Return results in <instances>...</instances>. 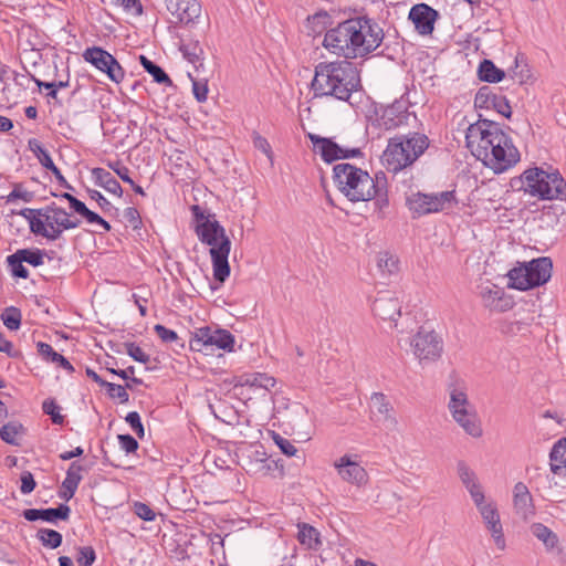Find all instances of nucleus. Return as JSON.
Instances as JSON below:
<instances>
[{
	"label": "nucleus",
	"instance_id": "33",
	"mask_svg": "<svg viewBox=\"0 0 566 566\" xmlns=\"http://www.w3.org/2000/svg\"><path fill=\"white\" fill-rule=\"evenodd\" d=\"M297 538L307 548H316L321 544L317 530L305 523L298 525Z\"/></svg>",
	"mask_w": 566,
	"mask_h": 566
},
{
	"label": "nucleus",
	"instance_id": "15",
	"mask_svg": "<svg viewBox=\"0 0 566 566\" xmlns=\"http://www.w3.org/2000/svg\"><path fill=\"white\" fill-rule=\"evenodd\" d=\"M208 245L210 247L213 277L223 283L230 275L228 258L231 250V241L228 237L216 238V241Z\"/></svg>",
	"mask_w": 566,
	"mask_h": 566
},
{
	"label": "nucleus",
	"instance_id": "5",
	"mask_svg": "<svg viewBox=\"0 0 566 566\" xmlns=\"http://www.w3.org/2000/svg\"><path fill=\"white\" fill-rule=\"evenodd\" d=\"M428 147V137L420 133L390 138L381 155V164L387 171L397 174L411 166Z\"/></svg>",
	"mask_w": 566,
	"mask_h": 566
},
{
	"label": "nucleus",
	"instance_id": "24",
	"mask_svg": "<svg viewBox=\"0 0 566 566\" xmlns=\"http://www.w3.org/2000/svg\"><path fill=\"white\" fill-rule=\"evenodd\" d=\"M513 504L515 513L523 520L531 518L535 513L533 497L523 482H517L513 489Z\"/></svg>",
	"mask_w": 566,
	"mask_h": 566
},
{
	"label": "nucleus",
	"instance_id": "1",
	"mask_svg": "<svg viewBox=\"0 0 566 566\" xmlns=\"http://www.w3.org/2000/svg\"><path fill=\"white\" fill-rule=\"evenodd\" d=\"M467 147L471 154L494 174H502L521 159L518 149L500 124L479 119L465 133Z\"/></svg>",
	"mask_w": 566,
	"mask_h": 566
},
{
	"label": "nucleus",
	"instance_id": "53",
	"mask_svg": "<svg viewBox=\"0 0 566 566\" xmlns=\"http://www.w3.org/2000/svg\"><path fill=\"white\" fill-rule=\"evenodd\" d=\"M154 331L164 343H172L179 340L177 333L172 329L165 327L164 325H155Z\"/></svg>",
	"mask_w": 566,
	"mask_h": 566
},
{
	"label": "nucleus",
	"instance_id": "42",
	"mask_svg": "<svg viewBox=\"0 0 566 566\" xmlns=\"http://www.w3.org/2000/svg\"><path fill=\"white\" fill-rule=\"evenodd\" d=\"M42 409L44 413L51 417V420L55 424H62L64 422V417L60 413V407L53 399H46L42 403Z\"/></svg>",
	"mask_w": 566,
	"mask_h": 566
},
{
	"label": "nucleus",
	"instance_id": "3",
	"mask_svg": "<svg viewBox=\"0 0 566 566\" xmlns=\"http://www.w3.org/2000/svg\"><path fill=\"white\" fill-rule=\"evenodd\" d=\"M312 88L315 96L348 101L352 94L360 88L359 71L348 60L321 62L315 66Z\"/></svg>",
	"mask_w": 566,
	"mask_h": 566
},
{
	"label": "nucleus",
	"instance_id": "28",
	"mask_svg": "<svg viewBox=\"0 0 566 566\" xmlns=\"http://www.w3.org/2000/svg\"><path fill=\"white\" fill-rule=\"evenodd\" d=\"M196 233L205 244H212L216 238L227 237L224 228L217 221L205 219L196 226Z\"/></svg>",
	"mask_w": 566,
	"mask_h": 566
},
{
	"label": "nucleus",
	"instance_id": "47",
	"mask_svg": "<svg viewBox=\"0 0 566 566\" xmlns=\"http://www.w3.org/2000/svg\"><path fill=\"white\" fill-rule=\"evenodd\" d=\"M464 488L470 493L471 499L474 502L475 506H480V504H483V502L486 501L482 485L480 484L479 480L470 483L469 485H467Z\"/></svg>",
	"mask_w": 566,
	"mask_h": 566
},
{
	"label": "nucleus",
	"instance_id": "11",
	"mask_svg": "<svg viewBox=\"0 0 566 566\" xmlns=\"http://www.w3.org/2000/svg\"><path fill=\"white\" fill-rule=\"evenodd\" d=\"M191 350L212 353L214 348L233 350L234 337L227 329H212L209 326L197 328L189 340Z\"/></svg>",
	"mask_w": 566,
	"mask_h": 566
},
{
	"label": "nucleus",
	"instance_id": "32",
	"mask_svg": "<svg viewBox=\"0 0 566 566\" xmlns=\"http://www.w3.org/2000/svg\"><path fill=\"white\" fill-rule=\"evenodd\" d=\"M532 534L541 541L547 551H553L558 546V536L542 523H534L531 526Z\"/></svg>",
	"mask_w": 566,
	"mask_h": 566
},
{
	"label": "nucleus",
	"instance_id": "64",
	"mask_svg": "<svg viewBox=\"0 0 566 566\" xmlns=\"http://www.w3.org/2000/svg\"><path fill=\"white\" fill-rule=\"evenodd\" d=\"M29 147L31 151L35 155L38 160H40L43 155L49 154L41 145V143L38 139H31L29 140Z\"/></svg>",
	"mask_w": 566,
	"mask_h": 566
},
{
	"label": "nucleus",
	"instance_id": "43",
	"mask_svg": "<svg viewBox=\"0 0 566 566\" xmlns=\"http://www.w3.org/2000/svg\"><path fill=\"white\" fill-rule=\"evenodd\" d=\"M457 473L464 486L478 480L474 471L464 461L457 463Z\"/></svg>",
	"mask_w": 566,
	"mask_h": 566
},
{
	"label": "nucleus",
	"instance_id": "31",
	"mask_svg": "<svg viewBox=\"0 0 566 566\" xmlns=\"http://www.w3.org/2000/svg\"><path fill=\"white\" fill-rule=\"evenodd\" d=\"M92 176L96 185L103 187L109 193L122 197L123 189L119 182L112 176V174L103 168H93Z\"/></svg>",
	"mask_w": 566,
	"mask_h": 566
},
{
	"label": "nucleus",
	"instance_id": "61",
	"mask_svg": "<svg viewBox=\"0 0 566 566\" xmlns=\"http://www.w3.org/2000/svg\"><path fill=\"white\" fill-rule=\"evenodd\" d=\"M116 3L123 7L127 12H132L135 15H140L143 7L139 0H116Z\"/></svg>",
	"mask_w": 566,
	"mask_h": 566
},
{
	"label": "nucleus",
	"instance_id": "49",
	"mask_svg": "<svg viewBox=\"0 0 566 566\" xmlns=\"http://www.w3.org/2000/svg\"><path fill=\"white\" fill-rule=\"evenodd\" d=\"M126 422L129 424L132 430L139 437L143 438L145 436L144 426L140 420V416L137 411H130L127 413L125 418Z\"/></svg>",
	"mask_w": 566,
	"mask_h": 566
},
{
	"label": "nucleus",
	"instance_id": "45",
	"mask_svg": "<svg viewBox=\"0 0 566 566\" xmlns=\"http://www.w3.org/2000/svg\"><path fill=\"white\" fill-rule=\"evenodd\" d=\"M8 264L11 268L12 274L17 277L27 279L29 276V271L25 266H23V262L19 259L15 253L8 256Z\"/></svg>",
	"mask_w": 566,
	"mask_h": 566
},
{
	"label": "nucleus",
	"instance_id": "39",
	"mask_svg": "<svg viewBox=\"0 0 566 566\" xmlns=\"http://www.w3.org/2000/svg\"><path fill=\"white\" fill-rule=\"evenodd\" d=\"M1 319L8 329L17 331L21 325V312L14 306L7 307L1 314Z\"/></svg>",
	"mask_w": 566,
	"mask_h": 566
},
{
	"label": "nucleus",
	"instance_id": "50",
	"mask_svg": "<svg viewBox=\"0 0 566 566\" xmlns=\"http://www.w3.org/2000/svg\"><path fill=\"white\" fill-rule=\"evenodd\" d=\"M107 388L108 395L112 398H117L122 403H125L129 399V395L126 391V387L122 385H116L113 382H108L105 385Z\"/></svg>",
	"mask_w": 566,
	"mask_h": 566
},
{
	"label": "nucleus",
	"instance_id": "36",
	"mask_svg": "<svg viewBox=\"0 0 566 566\" xmlns=\"http://www.w3.org/2000/svg\"><path fill=\"white\" fill-rule=\"evenodd\" d=\"M23 433V426L19 422L11 421L4 424L0 429V437L3 441L7 443L18 446L19 439L21 438Z\"/></svg>",
	"mask_w": 566,
	"mask_h": 566
},
{
	"label": "nucleus",
	"instance_id": "60",
	"mask_svg": "<svg viewBox=\"0 0 566 566\" xmlns=\"http://www.w3.org/2000/svg\"><path fill=\"white\" fill-rule=\"evenodd\" d=\"M38 352L44 359L52 363L57 359L56 356H60V354L56 353L51 345L43 342L38 343Z\"/></svg>",
	"mask_w": 566,
	"mask_h": 566
},
{
	"label": "nucleus",
	"instance_id": "62",
	"mask_svg": "<svg viewBox=\"0 0 566 566\" xmlns=\"http://www.w3.org/2000/svg\"><path fill=\"white\" fill-rule=\"evenodd\" d=\"M253 144H254L255 148L260 149L269 158L272 157L271 146H270L269 142L264 137H262L259 134H255L254 137H253Z\"/></svg>",
	"mask_w": 566,
	"mask_h": 566
},
{
	"label": "nucleus",
	"instance_id": "18",
	"mask_svg": "<svg viewBox=\"0 0 566 566\" xmlns=\"http://www.w3.org/2000/svg\"><path fill=\"white\" fill-rule=\"evenodd\" d=\"M476 509L481 514L485 527L490 531L495 545L503 551L505 548V538L496 505L492 501H485L483 504H480V506H476Z\"/></svg>",
	"mask_w": 566,
	"mask_h": 566
},
{
	"label": "nucleus",
	"instance_id": "20",
	"mask_svg": "<svg viewBox=\"0 0 566 566\" xmlns=\"http://www.w3.org/2000/svg\"><path fill=\"white\" fill-rule=\"evenodd\" d=\"M438 12L426 3L416 4L409 12V19L420 34L427 35L433 31Z\"/></svg>",
	"mask_w": 566,
	"mask_h": 566
},
{
	"label": "nucleus",
	"instance_id": "21",
	"mask_svg": "<svg viewBox=\"0 0 566 566\" xmlns=\"http://www.w3.org/2000/svg\"><path fill=\"white\" fill-rule=\"evenodd\" d=\"M559 440L554 443L549 452V468L552 472V481L555 485L566 488V453Z\"/></svg>",
	"mask_w": 566,
	"mask_h": 566
},
{
	"label": "nucleus",
	"instance_id": "56",
	"mask_svg": "<svg viewBox=\"0 0 566 566\" xmlns=\"http://www.w3.org/2000/svg\"><path fill=\"white\" fill-rule=\"evenodd\" d=\"M124 219L134 230L140 227L142 220L139 212L136 208H126L124 211Z\"/></svg>",
	"mask_w": 566,
	"mask_h": 566
},
{
	"label": "nucleus",
	"instance_id": "55",
	"mask_svg": "<svg viewBox=\"0 0 566 566\" xmlns=\"http://www.w3.org/2000/svg\"><path fill=\"white\" fill-rule=\"evenodd\" d=\"M491 108H494L497 113L507 118L511 116L512 113L507 99L504 96L497 94H495L494 96V101L492 103Z\"/></svg>",
	"mask_w": 566,
	"mask_h": 566
},
{
	"label": "nucleus",
	"instance_id": "10",
	"mask_svg": "<svg viewBox=\"0 0 566 566\" xmlns=\"http://www.w3.org/2000/svg\"><path fill=\"white\" fill-rule=\"evenodd\" d=\"M454 203L455 196L453 191L438 193H422L418 191L410 193L406 199V205L413 218L449 210Z\"/></svg>",
	"mask_w": 566,
	"mask_h": 566
},
{
	"label": "nucleus",
	"instance_id": "22",
	"mask_svg": "<svg viewBox=\"0 0 566 566\" xmlns=\"http://www.w3.org/2000/svg\"><path fill=\"white\" fill-rule=\"evenodd\" d=\"M373 312L384 321L396 322L401 314V305L397 297L382 293L374 301Z\"/></svg>",
	"mask_w": 566,
	"mask_h": 566
},
{
	"label": "nucleus",
	"instance_id": "4",
	"mask_svg": "<svg viewBox=\"0 0 566 566\" xmlns=\"http://www.w3.org/2000/svg\"><path fill=\"white\" fill-rule=\"evenodd\" d=\"M333 172L337 189L352 202L374 199L379 196L386 182L384 172L373 178L366 170L347 163L334 166Z\"/></svg>",
	"mask_w": 566,
	"mask_h": 566
},
{
	"label": "nucleus",
	"instance_id": "17",
	"mask_svg": "<svg viewBox=\"0 0 566 566\" xmlns=\"http://www.w3.org/2000/svg\"><path fill=\"white\" fill-rule=\"evenodd\" d=\"M479 296L483 306L491 312L503 313L513 307L512 297L507 296L504 290L491 282H485L479 286Z\"/></svg>",
	"mask_w": 566,
	"mask_h": 566
},
{
	"label": "nucleus",
	"instance_id": "19",
	"mask_svg": "<svg viewBox=\"0 0 566 566\" xmlns=\"http://www.w3.org/2000/svg\"><path fill=\"white\" fill-rule=\"evenodd\" d=\"M166 9L181 23H190L200 17L198 0H164Z\"/></svg>",
	"mask_w": 566,
	"mask_h": 566
},
{
	"label": "nucleus",
	"instance_id": "9",
	"mask_svg": "<svg viewBox=\"0 0 566 566\" xmlns=\"http://www.w3.org/2000/svg\"><path fill=\"white\" fill-rule=\"evenodd\" d=\"M448 409L453 420L472 438H481L483 434L481 419L475 407L469 401L467 392L459 387L450 390Z\"/></svg>",
	"mask_w": 566,
	"mask_h": 566
},
{
	"label": "nucleus",
	"instance_id": "38",
	"mask_svg": "<svg viewBox=\"0 0 566 566\" xmlns=\"http://www.w3.org/2000/svg\"><path fill=\"white\" fill-rule=\"evenodd\" d=\"M38 539L42 543L43 546L50 548H56L62 544V535L50 528H41L36 534Z\"/></svg>",
	"mask_w": 566,
	"mask_h": 566
},
{
	"label": "nucleus",
	"instance_id": "48",
	"mask_svg": "<svg viewBox=\"0 0 566 566\" xmlns=\"http://www.w3.org/2000/svg\"><path fill=\"white\" fill-rule=\"evenodd\" d=\"M126 353L136 361L146 364L149 361V355H147L138 345L134 343H126Z\"/></svg>",
	"mask_w": 566,
	"mask_h": 566
},
{
	"label": "nucleus",
	"instance_id": "63",
	"mask_svg": "<svg viewBox=\"0 0 566 566\" xmlns=\"http://www.w3.org/2000/svg\"><path fill=\"white\" fill-rule=\"evenodd\" d=\"M90 198L92 200H95L101 209L103 210H109L112 209V203L98 191V190H88Z\"/></svg>",
	"mask_w": 566,
	"mask_h": 566
},
{
	"label": "nucleus",
	"instance_id": "46",
	"mask_svg": "<svg viewBox=\"0 0 566 566\" xmlns=\"http://www.w3.org/2000/svg\"><path fill=\"white\" fill-rule=\"evenodd\" d=\"M192 92L196 99L200 103L207 101L208 97V85L206 78H192Z\"/></svg>",
	"mask_w": 566,
	"mask_h": 566
},
{
	"label": "nucleus",
	"instance_id": "40",
	"mask_svg": "<svg viewBox=\"0 0 566 566\" xmlns=\"http://www.w3.org/2000/svg\"><path fill=\"white\" fill-rule=\"evenodd\" d=\"M495 94L492 93L490 87L484 86L481 87L474 98V105L478 108H491L492 103L494 101Z\"/></svg>",
	"mask_w": 566,
	"mask_h": 566
},
{
	"label": "nucleus",
	"instance_id": "52",
	"mask_svg": "<svg viewBox=\"0 0 566 566\" xmlns=\"http://www.w3.org/2000/svg\"><path fill=\"white\" fill-rule=\"evenodd\" d=\"M134 513L144 521H154L156 517L155 512L150 509L149 505L143 502H135L134 504Z\"/></svg>",
	"mask_w": 566,
	"mask_h": 566
},
{
	"label": "nucleus",
	"instance_id": "29",
	"mask_svg": "<svg viewBox=\"0 0 566 566\" xmlns=\"http://www.w3.org/2000/svg\"><path fill=\"white\" fill-rule=\"evenodd\" d=\"M276 384L275 378L262 374V373H252V374H243L239 377H237V381L234 384V388L238 387H255V388H262L265 390H270L273 388Z\"/></svg>",
	"mask_w": 566,
	"mask_h": 566
},
{
	"label": "nucleus",
	"instance_id": "25",
	"mask_svg": "<svg viewBox=\"0 0 566 566\" xmlns=\"http://www.w3.org/2000/svg\"><path fill=\"white\" fill-rule=\"evenodd\" d=\"M71 509L66 504H60L57 507L50 509H28L24 510L22 515L27 521L34 522L42 520L49 523L55 522L56 518L67 520Z\"/></svg>",
	"mask_w": 566,
	"mask_h": 566
},
{
	"label": "nucleus",
	"instance_id": "44",
	"mask_svg": "<svg viewBox=\"0 0 566 566\" xmlns=\"http://www.w3.org/2000/svg\"><path fill=\"white\" fill-rule=\"evenodd\" d=\"M95 559L96 554L92 546H82L77 548L76 563L78 566H91Z\"/></svg>",
	"mask_w": 566,
	"mask_h": 566
},
{
	"label": "nucleus",
	"instance_id": "41",
	"mask_svg": "<svg viewBox=\"0 0 566 566\" xmlns=\"http://www.w3.org/2000/svg\"><path fill=\"white\" fill-rule=\"evenodd\" d=\"M15 255L21 259L22 262H27L33 266H39L43 263V254L41 251H32L28 249L18 250Z\"/></svg>",
	"mask_w": 566,
	"mask_h": 566
},
{
	"label": "nucleus",
	"instance_id": "26",
	"mask_svg": "<svg viewBox=\"0 0 566 566\" xmlns=\"http://www.w3.org/2000/svg\"><path fill=\"white\" fill-rule=\"evenodd\" d=\"M83 471V467L78 462H72L69 470L66 471V476L62 482L61 490L59 492V496L65 501H70L82 480L81 472Z\"/></svg>",
	"mask_w": 566,
	"mask_h": 566
},
{
	"label": "nucleus",
	"instance_id": "14",
	"mask_svg": "<svg viewBox=\"0 0 566 566\" xmlns=\"http://www.w3.org/2000/svg\"><path fill=\"white\" fill-rule=\"evenodd\" d=\"M308 138L313 144V150L319 154L326 163L338 159L360 157L363 155L360 148H345L336 144L329 138L321 137L315 134H308Z\"/></svg>",
	"mask_w": 566,
	"mask_h": 566
},
{
	"label": "nucleus",
	"instance_id": "54",
	"mask_svg": "<svg viewBox=\"0 0 566 566\" xmlns=\"http://www.w3.org/2000/svg\"><path fill=\"white\" fill-rule=\"evenodd\" d=\"M39 163L48 170L52 171L55 178L61 182L66 185V180L60 169L53 163L50 154L43 155V157L39 160Z\"/></svg>",
	"mask_w": 566,
	"mask_h": 566
},
{
	"label": "nucleus",
	"instance_id": "12",
	"mask_svg": "<svg viewBox=\"0 0 566 566\" xmlns=\"http://www.w3.org/2000/svg\"><path fill=\"white\" fill-rule=\"evenodd\" d=\"M410 346L415 357L421 365H428L440 359L443 353V340L434 331L420 328L412 336Z\"/></svg>",
	"mask_w": 566,
	"mask_h": 566
},
{
	"label": "nucleus",
	"instance_id": "58",
	"mask_svg": "<svg viewBox=\"0 0 566 566\" xmlns=\"http://www.w3.org/2000/svg\"><path fill=\"white\" fill-rule=\"evenodd\" d=\"M108 167L116 172V175L127 184H133V180L129 177V169L124 166L120 161L108 163Z\"/></svg>",
	"mask_w": 566,
	"mask_h": 566
},
{
	"label": "nucleus",
	"instance_id": "37",
	"mask_svg": "<svg viewBox=\"0 0 566 566\" xmlns=\"http://www.w3.org/2000/svg\"><path fill=\"white\" fill-rule=\"evenodd\" d=\"M378 268L385 274H395L399 270V260L389 252H380L377 260Z\"/></svg>",
	"mask_w": 566,
	"mask_h": 566
},
{
	"label": "nucleus",
	"instance_id": "35",
	"mask_svg": "<svg viewBox=\"0 0 566 566\" xmlns=\"http://www.w3.org/2000/svg\"><path fill=\"white\" fill-rule=\"evenodd\" d=\"M139 61L143 67L154 77L155 82L159 84L172 85L171 80L159 65L151 62L145 55H140Z\"/></svg>",
	"mask_w": 566,
	"mask_h": 566
},
{
	"label": "nucleus",
	"instance_id": "13",
	"mask_svg": "<svg viewBox=\"0 0 566 566\" xmlns=\"http://www.w3.org/2000/svg\"><path fill=\"white\" fill-rule=\"evenodd\" d=\"M83 57L86 62L106 73L111 81L115 83H120L123 81L125 75L123 67L111 53L102 48L93 46L86 49L83 53Z\"/></svg>",
	"mask_w": 566,
	"mask_h": 566
},
{
	"label": "nucleus",
	"instance_id": "27",
	"mask_svg": "<svg viewBox=\"0 0 566 566\" xmlns=\"http://www.w3.org/2000/svg\"><path fill=\"white\" fill-rule=\"evenodd\" d=\"M371 408L379 415V420L385 423L387 428H396L398 421L392 415V406L387 400L386 396L381 392H374L370 397Z\"/></svg>",
	"mask_w": 566,
	"mask_h": 566
},
{
	"label": "nucleus",
	"instance_id": "6",
	"mask_svg": "<svg viewBox=\"0 0 566 566\" xmlns=\"http://www.w3.org/2000/svg\"><path fill=\"white\" fill-rule=\"evenodd\" d=\"M23 216L29 221L31 232L51 241L57 240L64 230L81 224V220L72 219L70 213L55 203L40 209H25Z\"/></svg>",
	"mask_w": 566,
	"mask_h": 566
},
{
	"label": "nucleus",
	"instance_id": "34",
	"mask_svg": "<svg viewBox=\"0 0 566 566\" xmlns=\"http://www.w3.org/2000/svg\"><path fill=\"white\" fill-rule=\"evenodd\" d=\"M479 76L484 82L497 83L503 78L504 72L497 69L490 60H484L480 64Z\"/></svg>",
	"mask_w": 566,
	"mask_h": 566
},
{
	"label": "nucleus",
	"instance_id": "59",
	"mask_svg": "<svg viewBox=\"0 0 566 566\" xmlns=\"http://www.w3.org/2000/svg\"><path fill=\"white\" fill-rule=\"evenodd\" d=\"M118 441L120 444V448L125 450L127 453L135 452L138 449V442L137 440L132 437L130 434H119Z\"/></svg>",
	"mask_w": 566,
	"mask_h": 566
},
{
	"label": "nucleus",
	"instance_id": "30",
	"mask_svg": "<svg viewBox=\"0 0 566 566\" xmlns=\"http://www.w3.org/2000/svg\"><path fill=\"white\" fill-rule=\"evenodd\" d=\"M180 51L184 57L191 63L196 71L199 72L203 67V48L198 40L190 39L182 42Z\"/></svg>",
	"mask_w": 566,
	"mask_h": 566
},
{
	"label": "nucleus",
	"instance_id": "2",
	"mask_svg": "<svg viewBox=\"0 0 566 566\" xmlns=\"http://www.w3.org/2000/svg\"><path fill=\"white\" fill-rule=\"evenodd\" d=\"M382 29L370 19L353 18L325 33L323 45L346 60L367 55L382 42Z\"/></svg>",
	"mask_w": 566,
	"mask_h": 566
},
{
	"label": "nucleus",
	"instance_id": "51",
	"mask_svg": "<svg viewBox=\"0 0 566 566\" xmlns=\"http://www.w3.org/2000/svg\"><path fill=\"white\" fill-rule=\"evenodd\" d=\"M273 440L285 455L293 457L296 454L297 449L290 440L281 437L277 433H274Z\"/></svg>",
	"mask_w": 566,
	"mask_h": 566
},
{
	"label": "nucleus",
	"instance_id": "7",
	"mask_svg": "<svg viewBox=\"0 0 566 566\" xmlns=\"http://www.w3.org/2000/svg\"><path fill=\"white\" fill-rule=\"evenodd\" d=\"M525 192L543 200H564L566 181L558 170L527 169L522 175Z\"/></svg>",
	"mask_w": 566,
	"mask_h": 566
},
{
	"label": "nucleus",
	"instance_id": "16",
	"mask_svg": "<svg viewBox=\"0 0 566 566\" xmlns=\"http://www.w3.org/2000/svg\"><path fill=\"white\" fill-rule=\"evenodd\" d=\"M357 455L344 454L334 462V468L339 478L349 484L358 488L368 481L367 471L355 460Z\"/></svg>",
	"mask_w": 566,
	"mask_h": 566
},
{
	"label": "nucleus",
	"instance_id": "23",
	"mask_svg": "<svg viewBox=\"0 0 566 566\" xmlns=\"http://www.w3.org/2000/svg\"><path fill=\"white\" fill-rule=\"evenodd\" d=\"M409 117L410 114L400 104H392L382 111L376 124L382 130H392L406 125Z\"/></svg>",
	"mask_w": 566,
	"mask_h": 566
},
{
	"label": "nucleus",
	"instance_id": "57",
	"mask_svg": "<svg viewBox=\"0 0 566 566\" xmlns=\"http://www.w3.org/2000/svg\"><path fill=\"white\" fill-rule=\"evenodd\" d=\"M20 480H21V486H20L21 493L29 494L35 489L36 483H35L34 478L30 471L22 472Z\"/></svg>",
	"mask_w": 566,
	"mask_h": 566
},
{
	"label": "nucleus",
	"instance_id": "8",
	"mask_svg": "<svg viewBox=\"0 0 566 566\" xmlns=\"http://www.w3.org/2000/svg\"><path fill=\"white\" fill-rule=\"evenodd\" d=\"M553 263L549 258L542 256L528 263L513 268L507 276L509 286L526 291L545 284L552 276Z\"/></svg>",
	"mask_w": 566,
	"mask_h": 566
}]
</instances>
